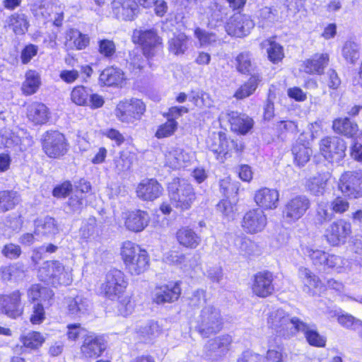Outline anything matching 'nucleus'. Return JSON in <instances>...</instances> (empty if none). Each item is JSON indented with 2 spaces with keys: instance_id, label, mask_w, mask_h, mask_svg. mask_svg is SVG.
Instances as JSON below:
<instances>
[{
  "instance_id": "nucleus-36",
  "label": "nucleus",
  "mask_w": 362,
  "mask_h": 362,
  "mask_svg": "<svg viewBox=\"0 0 362 362\" xmlns=\"http://www.w3.org/2000/svg\"><path fill=\"white\" fill-rule=\"evenodd\" d=\"M65 45L70 49H83L90 42L89 37L77 29H69L66 33Z\"/></svg>"
},
{
  "instance_id": "nucleus-48",
  "label": "nucleus",
  "mask_w": 362,
  "mask_h": 362,
  "mask_svg": "<svg viewBox=\"0 0 362 362\" xmlns=\"http://www.w3.org/2000/svg\"><path fill=\"white\" fill-rule=\"evenodd\" d=\"M194 35L197 39L201 47L214 46L221 42L215 33L207 32L200 28H195Z\"/></svg>"
},
{
  "instance_id": "nucleus-54",
  "label": "nucleus",
  "mask_w": 362,
  "mask_h": 362,
  "mask_svg": "<svg viewBox=\"0 0 362 362\" xmlns=\"http://www.w3.org/2000/svg\"><path fill=\"white\" fill-rule=\"evenodd\" d=\"M341 53L345 61L352 64H355L360 57L359 47L352 41H347L344 43Z\"/></svg>"
},
{
  "instance_id": "nucleus-50",
  "label": "nucleus",
  "mask_w": 362,
  "mask_h": 362,
  "mask_svg": "<svg viewBox=\"0 0 362 362\" xmlns=\"http://www.w3.org/2000/svg\"><path fill=\"white\" fill-rule=\"evenodd\" d=\"M8 25L16 35H23L28 30L29 24L24 14L16 13L9 18Z\"/></svg>"
},
{
  "instance_id": "nucleus-55",
  "label": "nucleus",
  "mask_w": 362,
  "mask_h": 362,
  "mask_svg": "<svg viewBox=\"0 0 362 362\" xmlns=\"http://www.w3.org/2000/svg\"><path fill=\"white\" fill-rule=\"evenodd\" d=\"M235 66L238 71L242 74H248L254 69L251 54L243 52L238 54L235 58Z\"/></svg>"
},
{
  "instance_id": "nucleus-38",
  "label": "nucleus",
  "mask_w": 362,
  "mask_h": 362,
  "mask_svg": "<svg viewBox=\"0 0 362 362\" xmlns=\"http://www.w3.org/2000/svg\"><path fill=\"white\" fill-rule=\"evenodd\" d=\"M189 38L185 33H179L170 38L168 49L175 56H182L188 49Z\"/></svg>"
},
{
  "instance_id": "nucleus-49",
  "label": "nucleus",
  "mask_w": 362,
  "mask_h": 362,
  "mask_svg": "<svg viewBox=\"0 0 362 362\" xmlns=\"http://www.w3.org/2000/svg\"><path fill=\"white\" fill-rule=\"evenodd\" d=\"M260 81L261 78L259 75L252 76L245 83L236 90L234 96L237 99H243L250 96L255 92Z\"/></svg>"
},
{
  "instance_id": "nucleus-45",
  "label": "nucleus",
  "mask_w": 362,
  "mask_h": 362,
  "mask_svg": "<svg viewBox=\"0 0 362 362\" xmlns=\"http://www.w3.org/2000/svg\"><path fill=\"white\" fill-rule=\"evenodd\" d=\"M1 277L3 281H18L25 276V269L22 264L16 263L8 266L1 267L0 269Z\"/></svg>"
},
{
  "instance_id": "nucleus-2",
  "label": "nucleus",
  "mask_w": 362,
  "mask_h": 362,
  "mask_svg": "<svg viewBox=\"0 0 362 362\" xmlns=\"http://www.w3.org/2000/svg\"><path fill=\"white\" fill-rule=\"evenodd\" d=\"M38 278L54 286H68L73 281L72 268L58 260L46 261L38 270Z\"/></svg>"
},
{
  "instance_id": "nucleus-33",
  "label": "nucleus",
  "mask_w": 362,
  "mask_h": 362,
  "mask_svg": "<svg viewBox=\"0 0 362 362\" xmlns=\"http://www.w3.org/2000/svg\"><path fill=\"white\" fill-rule=\"evenodd\" d=\"M176 239L179 244L188 249L197 248L202 242V238L189 227H182L176 233Z\"/></svg>"
},
{
  "instance_id": "nucleus-40",
  "label": "nucleus",
  "mask_w": 362,
  "mask_h": 362,
  "mask_svg": "<svg viewBox=\"0 0 362 362\" xmlns=\"http://www.w3.org/2000/svg\"><path fill=\"white\" fill-rule=\"evenodd\" d=\"M328 180V174H318L313 176L307 181V189L315 196H322L325 192Z\"/></svg>"
},
{
  "instance_id": "nucleus-8",
  "label": "nucleus",
  "mask_w": 362,
  "mask_h": 362,
  "mask_svg": "<svg viewBox=\"0 0 362 362\" xmlns=\"http://www.w3.org/2000/svg\"><path fill=\"white\" fill-rule=\"evenodd\" d=\"M310 207V201L305 195H296L289 199L282 209V218L286 223L300 219Z\"/></svg>"
},
{
  "instance_id": "nucleus-24",
  "label": "nucleus",
  "mask_w": 362,
  "mask_h": 362,
  "mask_svg": "<svg viewBox=\"0 0 362 362\" xmlns=\"http://www.w3.org/2000/svg\"><path fill=\"white\" fill-rule=\"evenodd\" d=\"M22 294L19 291H15L9 295L0 296V310L3 313L11 318L21 315L23 309L21 307Z\"/></svg>"
},
{
  "instance_id": "nucleus-17",
  "label": "nucleus",
  "mask_w": 362,
  "mask_h": 362,
  "mask_svg": "<svg viewBox=\"0 0 362 362\" xmlns=\"http://www.w3.org/2000/svg\"><path fill=\"white\" fill-rule=\"evenodd\" d=\"M254 25L250 16L238 13L229 18L225 28L229 35L242 37L250 33Z\"/></svg>"
},
{
  "instance_id": "nucleus-11",
  "label": "nucleus",
  "mask_w": 362,
  "mask_h": 362,
  "mask_svg": "<svg viewBox=\"0 0 362 362\" xmlns=\"http://www.w3.org/2000/svg\"><path fill=\"white\" fill-rule=\"evenodd\" d=\"M232 343L229 334H223L209 339L204 347V357L212 362L221 360L228 353Z\"/></svg>"
},
{
  "instance_id": "nucleus-60",
  "label": "nucleus",
  "mask_w": 362,
  "mask_h": 362,
  "mask_svg": "<svg viewBox=\"0 0 362 362\" xmlns=\"http://www.w3.org/2000/svg\"><path fill=\"white\" fill-rule=\"evenodd\" d=\"M144 60L139 51L133 50L129 53L127 67L132 73L135 74L139 73L144 66Z\"/></svg>"
},
{
  "instance_id": "nucleus-39",
  "label": "nucleus",
  "mask_w": 362,
  "mask_h": 362,
  "mask_svg": "<svg viewBox=\"0 0 362 362\" xmlns=\"http://www.w3.org/2000/svg\"><path fill=\"white\" fill-rule=\"evenodd\" d=\"M125 80L124 74L117 68L108 67L100 75V81L107 86H121Z\"/></svg>"
},
{
  "instance_id": "nucleus-25",
  "label": "nucleus",
  "mask_w": 362,
  "mask_h": 362,
  "mask_svg": "<svg viewBox=\"0 0 362 362\" xmlns=\"http://www.w3.org/2000/svg\"><path fill=\"white\" fill-rule=\"evenodd\" d=\"M112 12L119 20L132 21L138 13V4L135 0H113Z\"/></svg>"
},
{
  "instance_id": "nucleus-57",
  "label": "nucleus",
  "mask_w": 362,
  "mask_h": 362,
  "mask_svg": "<svg viewBox=\"0 0 362 362\" xmlns=\"http://www.w3.org/2000/svg\"><path fill=\"white\" fill-rule=\"evenodd\" d=\"M333 218V214L329 211V205L327 202L321 201L317 204L315 214V221L323 224Z\"/></svg>"
},
{
  "instance_id": "nucleus-7",
  "label": "nucleus",
  "mask_w": 362,
  "mask_h": 362,
  "mask_svg": "<svg viewBox=\"0 0 362 362\" xmlns=\"http://www.w3.org/2000/svg\"><path fill=\"white\" fill-rule=\"evenodd\" d=\"M134 43L142 47L144 55L147 58L154 57L162 47V39L153 29L135 30L132 35Z\"/></svg>"
},
{
  "instance_id": "nucleus-28",
  "label": "nucleus",
  "mask_w": 362,
  "mask_h": 362,
  "mask_svg": "<svg viewBox=\"0 0 362 362\" xmlns=\"http://www.w3.org/2000/svg\"><path fill=\"white\" fill-rule=\"evenodd\" d=\"M285 7L265 6L258 11V25L262 28L269 27L277 22L285 21L287 15L284 13Z\"/></svg>"
},
{
  "instance_id": "nucleus-15",
  "label": "nucleus",
  "mask_w": 362,
  "mask_h": 362,
  "mask_svg": "<svg viewBox=\"0 0 362 362\" xmlns=\"http://www.w3.org/2000/svg\"><path fill=\"white\" fill-rule=\"evenodd\" d=\"M206 143L209 148L221 162L229 152L237 146L234 141L228 139L226 134L221 132H213L208 138Z\"/></svg>"
},
{
  "instance_id": "nucleus-37",
  "label": "nucleus",
  "mask_w": 362,
  "mask_h": 362,
  "mask_svg": "<svg viewBox=\"0 0 362 362\" xmlns=\"http://www.w3.org/2000/svg\"><path fill=\"white\" fill-rule=\"evenodd\" d=\"M332 129L334 132L350 138L357 136L358 132L357 124L348 118H338L334 120Z\"/></svg>"
},
{
  "instance_id": "nucleus-53",
  "label": "nucleus",
  "mask_w": 362,
  "mask_h": 362,
  "mask_svg": "<svg viewBox=\"0 0 362 362\" xmlns=\"http://www.w3.org/2000/svg\"><path fill=\"white\" fill-rule=\"evenodd\" d=\"M90 90L83 86H77L71 92L72 103L79 106H86L89 104Z\"/></svg>"
},
{
  "instance_id": "nucleus-29",
  "label": "nucleus",
  "mask_w": 362,
  "mask_h": 362,
  "mask_svg": "<svg viewBox=\"0 0 362 362\" xmlns=\"http://www.w3.org/2000/svg\"><path fill=\"white\" fill-rule=\"evenodd\" d=\"M26 117L33 124L42 125L49 121L50 112L44 103L33 102L26 107Z\"/></svg>"
},
{
  "instance_id": "nucleus-34",
  "label": "nucleus",
  "mask_w": 362,
  "mask_h": 362,
  "mask_svg": "<svg viewBox=\"0 0 362 362\" xmlns=\"http://www.w3.org/2000/svg\"><path fill=\"white\" fill-rule=\"evenodd\" d=\"M328 62L327 54H315L312 58L303 62V69L309 74H322L328 64Z\"/></svg>"
},
{
  "instance_id": "nucleus-41",
  "label": "nucleus",
  "mask_w": 362,
  "mask_h": 362,
  "mask_svg": "<svg viewBox=\"0 0 362 362\" xmlns=\"http://www.w3.org/2000/svg\"><path fill=\"white\" fill-rule=\"evenodd\" d=\"M58 232L55 220L49 216L37 219L35 221V233L36 235H52Z\"/></svg>"
},
{
  "instance_id": "nucleus-47",
  "label": "nucleus",
  "mask_w": 362,
  "mask_h": 362,
  "mask_svg": "<svg viewBox=\"0 0 362 362\" xmlns=\"http://www.w3.org/2000/svg\"><path fill=\"white\" fill-rule=\"evenodd\" d=\"M54 296L53 291L39 284H34L28 290V298L30 301L49 300Z\"/></svg>"
},
{
  "instance_id": "nucleus-30",
  "label": "nucleus",
  "mask_w": 362,
  "mask_h": 362,
  "mask_svg": "<svg viewBox=\"0 0 362 362\" xmlns=\"http://www.w3.org/2000/svg\"><path fill=\"white\" fill-rule=\"evenodd\" d=\"M163 188L155 179L143 180L137 186V196L145 201H153L160 196Z\"/></svg>"
},
{
  "instance_id": "nucleus-44",
  "label": "nucleus",
  "mask_w": 362,
  "mask_h": 362,
  "mask_svg": "<svg viewBox=\"0 0 362 362\" xmlns=\"http://www.w3.org/2000/svg\"><path fill=\"white\" fill-rule=\"evenodd\" d=\"M66 304L69 313L72 315L78 316L85 313L89 306L88 299L81 296H77L75 298H66Z\"/></svg>"
},
{
  "instance_id": "nucleus-22",
  "label": "nucleus",
  "mask_w": 362,
  "mask_h": 362,
  "mask_svg": "<svg viewBox=\"0 0 362 362\" xmlns=\"http://www.w3.org/2000/svg\"><path fill=\"white\" fill-rule=\"evenodd\" d=\"M273 275L269 272H260L254 276L252 284V293L258 297L266 298L274 291Z\"/></svg>"
},
{
  "instance_id": "nucleus-51",
  "label": "nucleus",
  "mask_w": 362,
  "mask_h": 362,
  "mask_svg": "<svg viewBox=\"0 0 362 362\" xmlns=\"http://www.w3.org/2000/svg\"><path fill=\"white\" fill-rule=\"evenodd\" d=\"M23 346L30 349H37L45 341V337L38 332H30L20 338Z\"/></svg>"
},
{
  "instance_id": "nucleus-46",
  "label": "nucleus",
  "mask_w": 362,
  "mask_h": 362,
  "mask_svg": "<svg viewBox=\"0 0 362 362\" xmlns=\"http://www.w3.org/2000/svg\"><path fill=\"white\" fill-rule=\"evenodd\" d=\"M25 79L22 84L21 90L24 95H30L37 92L40 84V77L38 73L29 70L25 74Z\"/></svg>"
},
{
  "instance_id": "nucleus-64",
  "label": "nucleus",
  "mask_w": 362,
  "mask_h": 362,
  "mask_svg": "<svg viewBox=\"0 0 362 362\" xmlns=\"http://www.w3.org/2000/svg\"><path fill=\"white\" fill-rule=\"evenodd\" d=\"M264 358L265 362H284L286 354L283 353L282 349L280 346H277L275 349L269 347L267 351V356Z\"/></svg>"
},
{
  "instance_id": "nucleus-13",
  "label": "nucleus",
  "mask_w": 362,
  "mask_h": 362,
  "mask_svg": "<svg viewBox=\"0 0 362 362\" xmlns=\"http://www.w3.org/2000/svg\"><path fill=\"white\" fill-rule=\"evenodd\" d=\"M42 147L50 158H59L68 150V144L64 134L57 131L47 132L43 136Z\"/></svg>"
},
{
  "instance_id": "nucleus-12",
  "label": "nucleus",
  "mask_w": 362,
  "mask_h": 362,
  "mask_svg": "<svg viewBox=\"0 0 362 362\" xmlns=\"http://www.w3.org/2000/svg\"><path fill=\"white\" fill-rule=\"evenodd\" d=\"M346 142L337 136H327L320 143V151L324 158L330 162H339L345 156Z\"/></svg>"
},
{
  "instance_id": "nucleus-32",
  "label": "nucleus",
  "mask_w": 362,
  "mask_h": 362,
  "mask_svg": "<svg viewBox=\"0 0 362 362\" xmlns=\"http://www.w3.org/2000/svg\"><path fill=\"white\" fill-rule=\"evenodd\" d=\"M297 332H302L307 341L311 346L325 347L326 345V337L320 335L313 325H308L300 320L296 327Z\"/></svg>"
},
{
  "instance_id": "nucleus-5",
  "label": "nucleus",
  "mask_w": 362,
  "mask_h": 362,
  "mask_svg": "<svg viewBox=\"0 0 362 362\" xmlns=\"http://www.w3.org/2000/svg\"><path fill=\"white\" fill-rule=\"evenodd\" d=\"M146 111V105L137 98L124 99L118 103L114 113L116 118L125 124H134L141 119Z\"/></svg>"
},
{
  "instance_id": "nucleus-4",
  "label": "nucleus",
  "mask_w": 362,
  "mask_h": 362,
  "mask_svg": "<svg viewBox=\"0 0 362 362\" xmlns=\"http://www.w3.org/2000/svg\"><path fill=\"white\" fill-rule=\"evenodd\" d=\"M168 188L171 203L180 210L189 209L196 199L194 188L184 179H174Z\"/></svg>"
},
{
  "instance_id": "nucleus-52",
  "label": "nucleus",
  "mask_w": 362,
  "mask_h": 362,
  "mask_svg": "<svg viewBox=\"0 0 362 362\" xmlns=\"http://www.w3.org/2000/svg\"><path fill=\"white\" fill-rule=\"evenodd\" d=\"M115 300L116 301L115 308L118 315L126 317L132 313L134 308V303L131 300L130 296L124 293Z\"/></svg>"
},
{
  "instance_id": "nucleus-61",
  "label": "nucleus",
  "mask_w": 362,
  "mask_h": 362,
  "mask_svg": "<svg viewBox=\"0 0 362 362\" xmlns=\"http://www.w3.org/2000/svg\"><path fill=\"white\" fill-rule=\"evenodd\" d=\"M160 332L159 325L156 323H151L150 325L141 327L139 333L144 341H151L157 337Z\"/></svg>"
},
{
  "instance_id": "nucleus-56",
  "label": "nucleus",
  "mask_w": 362,
  "mask_h": 362,
  "mask_svg": "<svg viewBox=\"0 0 362 362\" xmlns=\"http://www.w3.org/2000/svg\"><path fill=\"white\" fill-rule=\"evenodd\" d=\"M19 202L17 192L3 191L0 192V211L12 209Z\"/></svg>"
},
{
  "instance_id": "nucleus-21",
  "label": "nucleus",
  "mask_w": 362,
  "mask_h": 362,
  "mask_svg": "<svg viewBox=\"0 0 362 362\" xmlns=\"http://www.w3.org/2000/svg\"><path fill=\"white\" fill-rule=\"evenodd\" d=\"M163 153L165 165L173 170H179L187 167L193 158L192 155L182 148L175 146L166 148Z\"/></svg>"
},
{
  "instance_id": "nucleus-16",
  "label": "nucleus",
  "mask_w": 362,
  "mask_h": 362,
  "mask_svg": "<svg viewBox=\"0 0 362 362\" xmlns=\"http://www.w3.org/2000/svg\"><path fill=\"white\" fill-rule=\"evenodd\" d=\"M267 224V216L259 208L253 209L246 212L241 222L243 230L250 234L261 233L264 230Z\"/></svg>"
},
{
  "instance_id": "nucleus-62",
  "label": "nucleus",
  "mask_w": 362,
  "mask_h": 362,
  "mask_svg": "<svg viewBox=\"0 0 362 362\" xmlns=\"http://www.w3.org/2000/svg\"><path fill=\"white\" fill-rule=\"evenodd\" d=\"M345 264L346 261L341 257L328 253L323 269H331L339 272Z\"/></svg>"
},
{
  "instance_id": "nucleus-26",
  "label": "nucleus",
  "mask_w": 362,
  "mask_h": 362,
  "mask_svg": "<svg viewBox=\"0 0 362 362\" xmlns=\"http://www.w3.org/2000/svg\"><path fill=\"white\" fill-rule=\"evenodd\" d=\"M298 278L302 284L303 292L310 296L316 295L321 288L322 283L320 279L308 267H299Z\"/></svg>"
},
{
  "instance_id": "nucleus-14",
  "label": "nucleus",
  "mask_w": 362,
  "mask_h": 362,
  "mask_svg": "<svg viewBox=\"0 0 362 362\" xmlns=\"http://www.w3.org/2000/svg\"><path fill=\"white\" fill-rule=\"evenodd\" d=\"M180 295V282L171 281L156 286L151 292V299L156 304L171 303L177 300Z\"/></svg>"
},
{
  "instance_id": "nucleus-3",
  "label": "nucleus",
  "mask_w": 362,
  "mask_h": 362,
  "mask_svg": "<svg viewBox=\"0 0 362 362\" xmlns=\"http://www.w3.org/2000/svg\"><path fill=\"white\" fill-rule=\"evenodd\" d=\"M223 327V318L218 308L213 305L204 306L196 318V330L204 337L220 332Z\"/></svg>"
},
{
  "instance_id": "nucleus-23",
  "label": "nucleus",
  "mask_w": 362,
  "mask_h": 362,
  "mask_svg": "<svg viewBox=\"0 0 362 362\" xmlns=\"http://www.w3.org/2000/svg\"><path fill=\"white\" fill-rule=\"evenodd\" d=\"M254 200L262 210H273L277 208L279 192L275 189L262 187L255 192Z\"/></svg>"
},
{
  "instance_id": "nucleus-63",
  "label": "nucleus",
  "mask_w": 362,
  "mask_h": 362,
  "mask_svg": "<svg viewBox=\"0 0 362 362\" xmlns=\"http://www.w3.org/2000/svg\"><path fill=\"white\" fill-rule=\"evenodd\" d=\"M86 197L76 192L69 199L67 206L71 212H78L86 205Z\"/></svg>"
},
{
  "instance_id": "nucleus-9",
  "label": "nucleus",
  "mask_w": 362,
  "mask_h": 362,
  "mask_svg": "<svg viewBox=\"0 0 362 362\" xmlns=\"http://www.w3.org/2000/svg\"><path fill=\"white\" fill-rule=\"evenodd\" d=\"M339 189L349 199L362 197V170H349L342 173L338 183Z\"/></svg>"
},
{
  "instance_id": "nucleus-42",
  "label": "nucleus",
  "mask_w": 362,
  "mask_h": 362,
  "mask_svg": "<svg viewBox=\"0 0 362 362\" xmlns=\"http://www.w3.org/2000/svg\"><path fill=\"white\" fill-rule=\"evenodd\" d=\"M303 255L308 257L315 267H324L328 253L313 245L302 247Z\"/></svg>"
},
{
  "instance_id": "nucleus-31",
  "label": "nucleus",
  "mask_w": 362,
  "mask_h": 362,
  "mask_svg": "<svg viewBox=\"0 0 362 362\" xmlns=\"http://www.w3.org/2000/svg\"><path fill=\"white\" fill-rule=\"evenodd\" d=\"M308 141L307 135L301 134L293 147L294 160L298 166H303L310 160L312 150L308 146Z\"/></svg>"
},
{
  "instance_id": "nucleus-18",
  "label": "nucleus",
  "mask_w": 362,
  "mask_h": 362,
  "mask_svg": "<svg viewBox=\"0 0 362 362\" xmlns=\"http://www.w3.org/2000/svg\"><path fill=\"white\" fill-rule=\"evenodd\" d=\"M351 233V225L343 219L333 222L326 230L325 238L327 243L332 246L344 243Z\"/></svg>"
},
{
  "instance_id": "nucleus-58",
  "label": "nucleus",
  "mask_w": 362,
  "mask_h": 362,
  "mask_svg": "<svg viewBox=\"0 0 362 362\" xmlns=\"http://www.w3.org/2000/svg\"><path fill=\"white\" fill-rule=\"evenodd\" d=\"M178 123L174 119H168L166 122L160 125L155 134L158 139L169 137L174 134L177 129Z\"/></svg>"
},
{
  "instance_id": "nucleus-6",
  "label": "nucleus",
  "mask_w": 362,
  "mask_h": 362,
  "mask_svg": "<svg viewBox=\"0 0 362 362\" xmlns=\"http://www.w3.org/2000/svg\"><path fill=\"white\" fill-rule=\"evenodd\" d=\"M300 320L297 317H291L284 310L277 309L269 313L267 325L279 335L289 337L296 332V327Z\"/></svg>"
},
{
  "instance_id": "nucleus-19",
  "label": "nucleus",
  "mask_w": 362,
  "mask_h": 362,
  "mask_svg": "<svg viewBox=\"0 0 362 362\" xmlns=\"http://www.w3.org/2000/svg\"><path fill=\"white\" fill-rule=\"evenodd\" d=\"M122 219L127 230L139 233L148 226L150 216L146 211L138 209L123 212Z\"/></svg>"
},
{
  "instance_id": "nucleus-43",
  "label": "nucleus",
  "mask_w": 362,
  "mask_h": 362,
  "mask_svg": "<svg viewBox=\"0 0 362 362\" xmlns=\"http://www.w3.org/2000/svg\"><path fill=\"white\" fill-rule=\"evenodd\" d=\"M260 46L267 49L268 58L273 63L279 62L284 57L283 47L272 38L263 40Z\"/></svg>"
},
{
  "instance_id": "nucleus-27",
  "label": "nucleus",
  "mask_w": 362,
  "mask_h": 362,
  "mask_svg": "<svg viewBox=\"0 0 362 362\" xmlns=\"http://www.w3.org/2000/svg\"><path fill=\"white\" fill-rule=\"evenodd\" d=\"M105 349L103 337L94 333H89L84 337L81 347V354L86 358L98 357Z\"/></svg>"
},
{
  "instance_id": "nucleus-20",
  "label": "nucleus",
  "mask_w": 362,
  "mask_h": 362,
  "mask_svg": "<svg viewBox=\"0 0 362 362\" xmlns=\"http://www.w3.org/2000/svg\"><path fill=\"white\" fill-rule=\"evenodd\" d=\"M33 144L32 138L20 136L9 129H0V146L18 152L23 151Z\"/></svg>"
},
{
  "instance_id": "nucleus-59",
  "label": "nucleus",
  "mask_w": 362,
  "mask_h": 362,
  "mask_svg": "<svg viewBox=\"0 0 362 362\" xmlns=\"http://www.w3.org/2000/svg\"><path fill=\"white\" fill-rule=\"evenodd\" d=\"M115 170L117 173L127 171L132 164V157L130 153L121 152L119 156L114 159Z\"/></svg>"
},
{
  "instance_id": "nucleus-10",
  "label": "nucleus",
  "mask_w": 362,
  "mask_h": 362,
  "mask_svg": "<svg viewBox=\"0 0 362 362\" xmlns=\"http://www.w3.org/2000/svg\"><path fill=\"white\" fill-rule=\"evenodd\" d=\"M128 281L124 274L115 269L106 274L105 281L102 285V291L108 299L116 300L125 293Z\"/></svg>"
},
{
  "instance_id": "nucleus-1",
  "label": "nucleus",
  "mask_w": 362,
  "mask_h": 362,
  "mask_svg": "<svg viewBox=\"0 0 362 362\" xmlns=\"http://www.w3.org/2000/svg\"><path fill=\"white\" fill-rule=\"evenodd\" d=\"M120 255L125 269L131 275H140L148 268V252L135 243L124 241L120 248Z\"/></svg>"
},
{
  "instance_id": "nucleus-35",
  "label": "nucleus",
  "mask_w": 362,
  "mask_h": 362,
  "mask_svg": "<svg viewBox=\"0 0 362 362\" xmlns=\"http://www.w3.org/2000/svg\"><path fill=\"white\" fill-rule=\"evenodd\" d=\"M228 120L230 123L231 129L242 134H246L253 126L252 119L247 115L230 112L228 114Z\"/></svg>"
}]
</instances>
